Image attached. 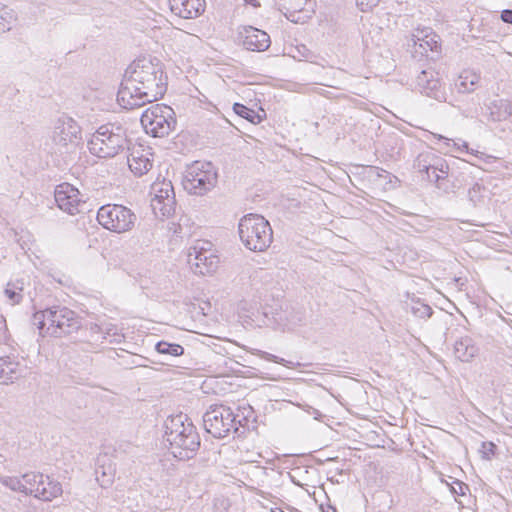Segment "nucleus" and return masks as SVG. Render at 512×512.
<instances>
[{
    "label": "nucleus",
    "mask_w": 512,
    "mask_h": 512,
    "mask_svg": "<svg viewBox=\"0 0 512 512\" xmlns=\"http://www.w3.org/2000/svg\"><path fill=\"white\" fill-rule=\"evenodd\" d=\"M167 76L157 58L134 60L125 70L117 100L125 109L142 107L162 98L167 90Z\"/></svg>",
    "instance_id": "obj_1"
},
{
    "label": "nucleus",
    "mask_w": 512,
    "mask_h": 512,
    "mask_svg": "<svg viewBox=\"0 0 512 512\" xmlns=\"http://www.w3.org/2000/svg\"><path fill=\"white\" fill-rule=\"evenodd\" d=\"M164 441L179 460L192 459L200 447V436L186 414L169 416L164 422Z\"/></svg>",
    "instance_id": "obj_2"
},
{
    "label": "nucleus",
    "mask_w": 512,
    "mask_h": 512,
    "mask_svg": "<svg viewBox=\"0 0 512 512\" xmlns=\"http://www.w3.org/2000/svg\"><path fill=\"white\" fill-rule=\"evenodd\" d=\"M32 322L43 337H63L78 331L82 325L78 314L65 306H52L35 312Z\"/></svg>",
    "instance_id": "obj_3"
},
{
    "label": "nucleus",
    "mask_w": 512,
    "mask_h": 512,
    "mask_svg": "<svg viewBox=\"0 0 512 512\" xmlns=\"http://www.w3.org/2000/svg\"><path fill=\"white\" fill-rule=\"evenodd\" d=\"M126 129L118 123L101 125L88 141L91 154L99 158H113L124 150H130Z\"/></svg>",
    "instance_id": "obj_4"
},
{
    "label": "nucleus",
    "mask_w": 512,
    "mask_h": 512,
    "mask_svg": "<svg viewBox=\"0 0 512 512\" xmlns=\"http://www.w3.org/2000/svg\"><path fill=\"white\" fill-rule=\"evenodd\" d=\"M238 234L242 244L251 251L263 252L272 243L273 231L262 215H244L238 223Z\"/></svg>",
    "instance_id": "obj_5"
},
{
    "label": "nucleus",
    "mask_w": 512,
    "mask_h": 512,
    "mask_svg": "<svg viewBox=\"0 0 512 512\" xmlns=\"http://www.w3.org/2000/svg\"><path fill=\"white\" fill-rule=\"evenodd\" d=\"M217 182L218 173L211 162L195 161L186 169L182 184L189 194L203 196L214 189Z\"/></svg>",
    "instance_id": "obj_6"
},
{
    "label": "nucleus",
    "mask_w": 512,
    "mask_h": 512,
    "mask_svg": "<svg viewBox=\"0 0 512 512\" xmlns=\"http://www.w3.org/2000/svg\"><path fill=\"white\" fill-rule=\"evenodd\" d=\"M140 121L146 133L155 138L167 137L177 124L174 110L164 104H155L146 109Z\"/></svg>",
    "instance_id": "obj_7"
},
{
    "label": "nucleus",
    "mask_w": 512,
    "mask_h": 512,
    "mask_svg": "<svg viewBox=\"0 0 512 512\" xmlns=\"http://www.w3.org/2000/svg\"><path fill=\"white\" fill-rule=\"evenodd\" d=\"M137 220L135 213L128 207L120 204H106L99 208L97 221L112 232L124 233L132 230Z\"/></svg>",
    "instance_id": "obj_8"
},
{
    "label": "nucleus",
    "mask_w": 512,
    "mask_h": 512,
    "mask_svg": "<svg viewBox=\"0 0 512 512\" xmlns=\"http://www.w3.org/2000/svg\"><path fill=\"white\" fill-rule=\"evenodd\" d=\"M205 430L215 438H224L233 431L239 432L236 426V415L232 409L224 405L211 406L203 415Z\"/></svg>",
    "instance_id": "obj_9"
},
{
    "label": "nucleus",
    "mask_w": 512,
    "mask_h": 512,
    "mask_svg": "<svg viewBox=\"0 0 512 512\" xmlns=\"http://www.w3.org/2000/svg\"><path fill=\"white\" fill-rule=\"evenodd\" d=\"M53 143L55 152L65 154V159L76 151L81 141V127L78 123L68 116L58 119L54 129Z\"/></svg>",
    "instance_id": "obj_10"
},
{
    "label": "nucleus",
    "mask_w": 512,
    "mask_h": 512,
    "mask_svg": "<svg viewBox=\"0 0 512 512\" xmlns=\"http://www.w3.org/2000/svg\"><path fill=\"white\" fill-rule=\"evenodd\" d=\"M187 262L195 274L208 275L218 268L219 258L209 250L193 247L189 250Z\"/></svg>",
    "instance_id": "obj_11"
},
{
    "label": "nucleus",
    "mask_w": 512,
    "mask_h": 512,
    "mask_svg": "<svg viewBox=\"0 0 512 512\" xmlns=\"http://www.w3.org/2000/svg\"><path fill=\"white\" fill-rule=\"evenodd\" d=\"M151 207L155 215L162 217H169L175 213L176 199L171 182L163 183L156 191Z\"/></svg>",
    "instance_id": "obj_12"
},
{
    "label": "nucleus",
    "mask_w": 512,
    "mask_h": 512,
    "mask_svg": "<svg viewBox=\"0 0 512 512\" xmlns=\"http://www.w3.org/2000/svg\"><path fill=\"white\" fill-rule=\"evenodd\" d=\"M417 90L430 98L445 101V92L442 84L433 70H422L416 77Z\"/></svg>",
    "instance_id": "obj_13"
},
{
    "label": "nucleus",
    "mask_w": 512,
    "mask_h": 512,
    "mask_svg": "<svg viewBox=\"0 0 512 512\" xmlns=\"http://www.w3.org/2000/svg\"><path fill=\"white\" fill-rule=\"evenodd\" d=\"M79 191L69 183H63L55 188L54 198L58 207L73 215L77 212L80 204Z\"/></svg>",
    "instance_id": "obj_14"
},
{
    "label": "nucleus",
    "mask_w": 512,
    "mask_h": 512,
    "mask_svg": "<svg viewBox=\"0 0 512 512\" xmlns=\"http://www.w3.org/2000/svg\"><path fill=\"white\" fill-rule=\"evenodd\" d=\"M171 12L183 19H195L203 14L205 0H168Z\"/></svg>",
    "instance_id": "obj_15"
},
{
    "label": "nucleus",
    "mask_w": 512,
    "mask_h": 512,
    "mask_svg": "<svg viewBox=\"0 0 512 512\" xmlns=\"http://www.w3.org/2000/svg\"><path fill=\"white\" fill-rule=\"evenodd\" d=\"M150 156H152V153L142 146L133 147L131 149L127 157V162L135 176L140 177L152 169L153 159H151Z\"/></svg>",
    "instance_id": "obj_16"
},
{
    "label": "nucleus",
    "mask_w": 512,
    "mask_h": 512,
    "mask_svg": "<svg viewBox=\"0 0 512 512\" xmlns=\"http://www.w3.org/2000/svg\"><path fill=\"white\" fill-rule=\"evenodd\" d=\"M243 46L250 51L262 52L270 47V36L263 30L252 26L244 28Z\"/></svg>",
    "instance_id": "obj_17"
},
{
    "label": "nucleus",
    "mask_w": 512,
    "mask_h": 512,
    "mask_svg": "<svg viewBox=\"0 0 512 512\" xmlns=\"http://www.w3.org/2000/svg\"><path fill=\"white\" fill-rule=\"evenodd\" d=\"M43 483L44 484H41L40 487L33 489L32 495L35 498L48 502L62 495L63 489L60 482L52 479L50 476L44 475Z\"/></svg>",
    "instance_id": "obj_18"
},
{
    "label": "nucleus",
    "mask_w": 512,
    "mask_h": 512,
    "mask_svg": "<svg viewBox=\"0 0 512 512\" xmlns=\"http://www.w3.org/2000/svg\"><path fill=\"white\" fill-rule=\"evenodd\" d=\"M477 352L478 348L470 337L461 338L454 345L455 356L462 362H469Z\"/></svg>",
    "instance_id": "obj_19"
},
{
    "label": "nucleus",
    "mask_w": 512,
    "mask_h": 512,
    "mask_svg": "<svg viewBox=\"0 0 512 512\" xmlns=\"http://www.w3.org/2000/svg\"><path fill=\"white\" fill-rule=\"evenodd\" d=\"M480 76L473 71H463L455 82V89L458 93H471L476 90Z\"/></svg>",
    "instance_id": "obj_20"
},
{
    "label": "nucleus",
    "mask_w": 512,
    "mask_h": 512,
    "mask_svg": "<svg viewBox=\"0 0 512 512\" xmlns=\"http://www.w3.org/2000/svg\"><path fill=\"white\" fill-rule=\"evenodd\" d=\"M26 292V283L23 278L9 281L4 294L12 305L19 304Z\"/></svg>",
    "instance_id": "obj_21"
},
{
    "label": "nucleus",
    "mask_w": 512,
    "mask_h": 512,
    "mask_svg": "<svg viewBox=\"0 0 512 512\" xmlns=\"http://www.w3.org/2000/svg\"><path fill=\"white\" fill-rule=\"evenodd\" d=\"M20 375V363L14 357L4 356L0 357V379L6 383L7 380H12Z\"/></svg>",
    "instance_id": "obj_22"
},
{
    "label": "nucleus",
    "mask_w": 512,
    "mask_h": 512,
    "mask_svg": "<svg viewBox=\"0 0 512 512\" xmlns=\"http://www.w3.org/2000/svg\"><path fill=\"white\" fill-rule=\"evenodd\" d=\"M277 3L286 18L297 23L299 19L295 15L304 10L307 0H279Z\"/></svg>",
    "instance_id": "obj_23"
},
{
    "label": "nucleus",
    "mask_w": 512,
    "mask_h": 512,
    "mask_svg": "<svg viewBox=\"0 0 512 512\" xmlns=\"http://www.w3.org/2000/svg\"><path fill=\"white\" fill-rule=\"evenodd\" d=\"M233 111L238 116L248 120L249 122H251L253 124L260 123L263 120V117L266 116V114H265V112L263 110H262L263 115H260L255 110H253V109H251V108H249V107H247V106H245L244 104H241V103H234Z\"/></svg>",
    "instance_id": "obj_24"
},
{
    "label": "nucleus",
    "mask_w": 512,
    "mask_h": 512,
    "mask_svg": "<svg viewBox=\"0 0 512 512\" xmlns=\"http://www.w3.org/2000/svg\"><path fill=\"white\" fill-rule=\"evenodd\" d=\"M433 159L432 151H425L420 153L414 160V168L421 174H426V179H431V161Z\"/></svg>",
    "instance_id": "obj_25"
},
{
    "label": "nucleus",
    "mask_w": 512,
    "mask_h": 512,
    "mask_svg": "<svg viewBox=\"0 0 512 512\" xmlns=\"http://www.w3.org/2000/svg\"><path fill=\"white\" fill-rule=\"evenodd\" d=\"M155 350L158 354L179 357L184 354V347L177 343H170L167 341H159L155 345Z\"/></svg>",
    "instance_id": "obj_26"
},
{
    "label": "nucleus",
    "mask_w": 512,
    "mask_h": 512,
    "mask_svg": "<svg viewBox=\"0 0 512 512\" xmlns=\"http://www.w3.org/2000/svg\"><path fill=\"white\" fill-rule=\"evenodd\" d=\"M1 483L11 490L23 493L25 495H32L34 491L32 488H28L25 484H23L17 477H2Z\"/></svg>",
    "instance_id": "obj_27"
},
{
    "label": "nucleus",
    "mask_w": 512,
    "mask_h": 512,
    "mask_svg": "<svg viewBox=\"0 0 512 512\" xmlns=\"http://www.w3.org/2000/svg\"><path fill=\"white\" fill-rule=\"evenodd\" d=\"M414 46L417 47L415 49V52L420 53L421 55H424L428 52V50L438 52V49L440 48V45H438L437 40L434 39V37H429L428 35L425 36V38H418V42H414Z\"/></svg>",
    "instance_id": "obj_28"
},
{
    "label": "nucleus",
    "mask_w": 512,
    "mask_h": 512,
    "mask_svg": "<svg viewBox=\"0 0 512 512\" xmlns=\"http://www.w3.org/2000/svg\"><path fill=\"white\" fill-rule=\"evenodd\" d=\"M15 17L12 10L3 7L0 9V33H5L12 28Z\"/></svg>",
    "instance_id": "obj_29"
},
{
    "label": "nucleus",
    "mask_w": 512,
    "mask_h": 512,
    "mask_svg": "<svg viewBox=\"0 0 512 512\" xmlns=\"http://www.w3.org/2000/svg\"><path fill=\"white\" fill-rule=\"evenodd\" d=\"M411 312L418 318L426 319L432 315L433 310L428 304L417 300L413 302Z\"/></svg>",
    "instance_id": "obj_30"
},
{
    "label": "nucleus",
    "mask_w": 512,
    "mask_h": 512,
    "mask_svg": "<svg viewBox=\"0 0 512 512\" xmlns=\"http://www.w3.org/2000/svg\"><path fill=\"white\" fill-rule=\"evenodd\" d=\"M431 171H433V174H435V172H440L448 175L449 173V165L446 160L434 152L433 159L431 161Z\"/></svg>",
    "instance_id": "obj_31"
},
{
    "label": "nucleus",
    "mask_w": 512,
    "mask_h": 512,
    "mask_svg": "<svg viewBox=\"0 0 512 512\" xmlns=\"http://www.w3.org/2000/svg\"><path fill=\"white\" fill-rule=\"evenodd\" d=\"M22 479L25 482L26 485H29L30 488L34 489L33 487H40L41 484H44V475L42 473H25L22 475Z\"/></svg>",
    "instance_id": "obj_32"
},
{
    "label": "nucleus",
    "mask_w": 512,
    "mask_h": 512,
    "mask_svg": "<svg viewBox=\"0 0 512 512\" xmlns=\"http://www.w3.org/2000/svg\"><path fill=\"white\" fill-rule=\"evenodd\" d=\"M430 175L431 179L428 180L430 182H433L438 189L443 190L445 192L449 190V185L447 181L448 175L442 174L440 172H435V174H433V171H430Z\"/></svg>",
    "instance_id": "obj_33"
},
{
    "label": "nucleus",
    "mask_w": 512,
    "mask_h": 512,
    "mask_svg": "<svg viewBox=\"0 0 512 512\" xmlns=\"http://www.w3.org/2000/svg\"><path fill=\"white\" fill-rule=\"evenodd\" d=\"M484 187L479 183H474L473 186L468 190L469 200L476 206L483 200Z\"/></svg>",
    "instance_id": "obj_34"
},
{
    "label": "nucleus",
    "mask_w": 512,
    "mask_h": 512,
    "mask_svg": "<svg viewBox=\"0 0 512 512\" xmlns=\"http://www.w3.org/2000/svg\"><path fill=\"white\" fill-rule=\"evenodd\" d=\"M497 451V446L492 441H484L481 444V448L479 452L481 453L482 459L490 460L493 456H495Z\"/></svg>",
    "instance_id": "obj_35"
},
{
    "label": "nucleus",
    "mask_w": 512,
    "mask_h": 512,
    "mask_svg": "<svg viewBox=\"0 0 512 512\" xmlns=\"http://www.w3.org/2000/svg\"><path fill=\"white\" fill-rule=\"evenodd\" d=\"M438 140L443 141L447 148H449L450 146H453L458 151H462V150L465 149V151L467 153L470 152L469 151V147H468V143L465 142V141H462V143L459 144L458 142L452 141L451 139H449V138H447L445 136H442V135H438Z\"/></svg>",
    "instance_id": "obj_36"
},
{
    "label": "nucleus",
    "mask_w": 512,
    "mask_h": 512,
    "mask_svg": "<svg viewBox=\"0 0 512 512\" xmlns=\"http://www.w3.org/2000/svg\"><path fill=\"white\" fill-rule=\"evenodd\" d=\"M451 491L453 494L464 496L466 492L469 491V487L461 481H455L451 487Z\"/></svg>",
    "instance_id": "obj_37"
},
{
    "label": "nucleus",
    "mask_w": 512,
    "mask_h": 512,
    "mask_svg": "<svg viewBox=\"0 0 512 512\" xmlns=\"http://www.w3.org/2000/svg\"><path fill=\"white\" fill-rule=\"evenodd\" d=\"M380 0H356L357 6L362 11H368L372 8L376 7L379 4Z\"/></svg>",
    "instance_id": "obj_38"
},
{
    "label": "nucleus",
    "mask_w": 512,
    "mask_h": 512,
    "mask_svg": "<svg viewBox=\"0 0 512 512\" xmlns=\"http://www.w3.org/2000/svg\"><path fill=\"white\" fill-rule=\"evenodd\" d=\"M471 154L475 155L478 159L483 161L485 164H492L497 161V157L493 155L486 154L480 151H471Z\"/></svg>",
    "instance_id": "obj_39"
},
{
    "label": "nucleus",
    "mask_w": 512,
    "mask_h": 512,
    "mask_svg": "<svg viewBox=\"0 0 512 512\" xmlns=\"http://www.w3.org/2000/svg\"><path fill=\"white\" fill-rule=\"evenodd\" d=\"M500 18L503 22L512 24V10L505 9L501 12Z\"/></svg>",
    "instance_id": "obj_40"
},
{
    "label": "nucleus",
    "mask_w": 512,
    "mask_h": 512,
    "mask_svg": "<svg viewBox=\"0 0 512 512\" xmlns=\"http://www.w3.org/2000/svg\"><path fill=\"white\" fill-rule=\"evenodd\" d=\"M266 360H269V361H272V362H275V363H279V364H284L286 361L285 359L283 358H280L274 354H271V353H268V352H264V356H263Z\"/></svg>",
    "instance_id": "obj_41"
},
{
    "label": "nucleus",
    "mask_w": 512,
    "mask_h": 512,
    "mask_svg": "<svg viewBox=\"0 0 512 512\" xmlns=\"http://www.w3.org/2000/svg\"><path fill=\"white\" fill-rule=\"evenodd\" d=\"M370 173L375 174L376 177H384V174L389 175V173L386 170L381 169L379 167H371Z\"/></svg>",
    "instance_id": "obj_42"
},
{
    "label": "nucleus",
    "mask_w": 512,
    "mask_h": 512,
    "mask_svg": "<svg viewBox=\"0 0 512 512\" xmlns=\"http://www.w3.org/2000/svg\"><path fill=\"white\" fill-rule=\"evenodd\" d=\"M243 421H246V418H242L240 420L236 419V426L239 428V432L237 434L244 433V430L243 431L240 430V428L243 427V423H242Z\"/></svg>",
    "instance_id": "obj_43"
},
{
    "label": "nucleus",
    "mask_w": 512,
    "mask_h": 512,
    "mask_svg": "<svg viewBox=\"0 0 512 512\" xmlns=\"http://www.w3.org/2000/svg\"><path fill=\"white\" fill-rule=\"evenodd\" d=\"M246 4H249L253 7H259L260 3L257 0H244Z\"/></svg>",
    "instance_id": "obj_44"
},
{
    "label": "nucleus",
    "mask_w": 512,
    "mask_h": 512,
    "mask_svg": "<svg viewBox=\"0 0 512 512\" xmlns=\"http://www.w3.org/2000/svg\"><path fill=\"white\" fill-rule=\"evenodd\" d=\"M322 512H337V510L333 506H328L326 509L322 508Z\"/></svg>",
    "instance_id": "obj_45"
},
{
    "label": "nucleus",
    "mask_w": 512,
    "mask_h": 512,
    "mask_svg": "<svg viewBox=\"0 0 512 512\" xmlns=\"http://www.w3.org/2000/svg\"><path fill=\"white\" fill-rule=\"evenodd\" d=\"M505 111L508 113V115L512 121V106L508 105L507 108L505 109Z\"/></svg>",
    "instance_id": "obj_46"
},
{
    "label": "nucleus",
    "mask_w": 512,
    "mask_h": 512,
    "mask_svg": "<svg viewBox=\"0 0 512 512\" xmlns=\"http://www.w3.org/2000/svg\"><path fill=\"white\" fill-rule=\"evenodd\" d=\"M100 469H101V474H102V476L104 477V476L106 475V472H105V470L103 469V467H99V468H97V469H96V474H97V475L99 474Z\"/></svg>",
    "instance_id": "obj_47"
}]
</instances>
